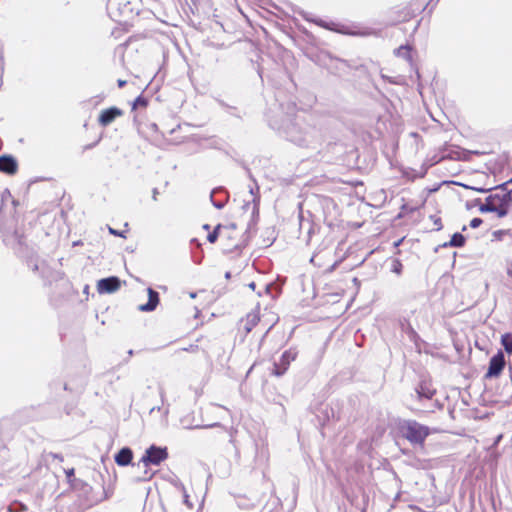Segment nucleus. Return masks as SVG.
<instances>
[{"mask_svg": "<svg viewBox=\"0 0 512 512\" xmlns=\"http://www.w3.org/2000/svg\"><path fill=\"white\" fill-rule=\"evenodd\" d=\"M236 222L218 224L213 229L204 224L206 239L214 244L219 241L224 253H240L249 243L248 231L255 228L259 220V200L245 202L234 214Z\"/></svg>", "mask_w": 512, "mask_h": 512, "instance_id": "nucleus-1", "label": "nucleus"}, {"mask_svg": "<svg viewBox=\"0 0 512 512\" xmlns=\"http://www.w3.org/2000/svg\"><path fill=\"white\" fill-rule=\"evenodd\" d=\"M512 203L511 191L507 189V183L495 188V192L488 195L485 202L479 206V210L496 213L499 218L505 217Z\"/></svg>", "mask_w": 512, "mask_h": 512, "instance_id": "nucleus-2", "label": "nucleus"}, {"mask_svg": "<svg viewBox=\"0 0 512 512\" xmlns=\"http://www.w3.org/2000/svg\"><path fill=\"white\" fill-rule=\"evenodd\" d=\"M428 5L425 0H411L395 6L390 11V20L393 25L409 22L423 12Z\"/></svg>", "mask_w": 512, "mask_h": 512, "instance_id": "nucleus-3", "label": "nucleus"}, {"mask_svg": "<svg viewBox=\"0 0 512 512\" xmlns=\"http://www.w3.org/2000/svg\"><path fill=\"white\" fill-rule=\"evenodd\" d=\"M399 433L411 444L424 446L426 438L430 435V428L415 420H404L398 425Z\"/></svg>", "mask_w": 512, "mask_h": 512, "instance_id": "nucleus-4", "label": "nucleus"}, {"mask_svg": "<svg viewBox=\"0 0 512 512\" xmlns=\"http://www.w3.org/2000/svg\"><path fill=\"white\" fill-rule=\"evenodd\" d=\"M168 449L166 447H158L151 445L146 449L144 455L140 459V463H143L145 467L150 465H160L163 461L168 458Z\"/></svg>", "mask_w": 512, "mask_h": 512, "instance_id": "nucleus-5", "label": "nucleus"}, {"mask_svg": "<svg viewBox=\"0 0 512 512\" xmlns=\"http://www.w3.org/2000/svg\"><path fill=\"white\" fill-rule=\"evenodd\" d=\"M297 358V351L294 349H289L283 352L278 362L274 363L273 369L271 371V374L280 377L284 375L287 370L289 369V366L291 362H293Z\"/></svg>", "mask_w": 512, "mask_h": 512, "instance_id": "nucleus-6", "label": "nucleus"}, {"mask_svg": "<svg viewBox=\"0 0 512 512\" xmlns=\"http://www.w3.org/2000/svg\"><path fill=\"white\" fill-rule=\"evenodd\" d=\"M260 323V316L258 311H251L243 317L238 324V332L246 337L256 326Z\"/></svg>", "mask_w": 512, "mask_h": 512, "instance_id": "nucleus-7", "label": "nucleus"}, {"mask_svg": "<svg viewBox=\"0 0 512 512\" xmlns=\"http://www.w3.org/2000/svg\"><path fill=\"white\" fill-rule=\"evenodd\" d=\"M123 115L124 111L122 109L116 106H111L101 110L98 115L97 122L101 127H107Z\"/></svg>", "mask_w": 512, "mask_h": 512, "instance_id": "nucleus-8", "label": "nucleus"}, {"mask_svg": "<svg viewBox=\"0 0 512 512\" xmlns=\"http://www.w3.org/2000/svg\"><path fill=\"white\" fill-rule=\"evenodd\" d=\"M505 367V357L502 351H498L489 361L486 378H497Z\"/></svg>", "mask_w": 512, "mask_h": 512, "instance_id": "nucleus-9", "label": "nucleus"}, {"mask_svg": "<svg viewBox=\"0 0 512 512\" xmlns=\"http://www.w3.org/2000/svg\"><path fill=\"white\" fill-rule=\"evenodd\" d=\"M121 286L120 280L117 277H108L101 279L98 282L97 288L100 293H113Z\"/></svg>", "mask_w": 512, "mask_h": 512, "instance_id": "nucleus-10", "label": "nucleus"}, {"mask_svg": "<svg viewBox=\"0 0 512 512\" xmlns=\"http://www.w3.org/2000/svg\"><path fill=\"white\" fill-rule=\"evenodd\" d=\"M148 301L145 304L139 305V310L144 312H150L156 309L159 304V293L152 288L147 289Z\"/></svg>", "mask_w": 512, "mask_h": 512, "instance_id": "nucleus-11", "label": "nucleus"}, {"mask_svg": "<svg viewBox=\"0 0 512 512\" xmlns=\"http://www.w3.org/2000/svg\"><path fill=\"white\" fill-rule=\"evenodd\" d=\"M17 170V162L12 156H0V172L13 175Z\"/></svg>", "mask_w": 512, "mask_h": 512, "instance_id": "nucleus-12", "label": "nucleus"}, {"mask_svg": "<svg viewBox=\"0 0 512 512\" xmlns=\"http://www.w3.org/2000/svg\"><path fill=\"white\" fill-rule=\"evenodd\" d=\"M114 460L118 466H127L133 460V451L129 447H124L115 455Z\"/></svg>", "mask_w": 512, "mask_h": 512, "instance_id": "nucleus-13", "label": "nucleus"}, {"mask_svg": "<svg viewBox=\"0 0 512 512\" xmlns=\"http://www.w3.org/2000/svg\"><path fill=\"white\" fill-rule=\"evenodd\" d=\"M416 392L419 399H432L436 393L435 389H432L430 385H428L427 383H421L417 388Z\"/></svg>", "mask_w": 512, "mask_h": 512, "instance_id": "nucleus-14", "label": "nucleus"}, {"mask_svg": "<svg viewBox=\"0 0 512 512\" xmlns=\"http://www.w3.org/2000/svg\"><path fill=\"white\" fill-rule=\"evenodd\" d=\"M395 54L398 57H402L408 62H412V47L410 45H402L395 50Z\"/></svg>", "mask_w": 512, "mask_h": 512, "instance_id": "nucleus-15", "label": "nucleus"}, {"mask_svg": "<svg viewBox=\"0 0 512 512\" xmlns=\"http://www.w3.org/2000/svg\"><path fill=\"white\" fill-rule=\"evenodd\" d=\"M149 105V99L143 95H139L132 103L131 110L146 109Z\"/></svg>", "mask_w": 512, "mask_h": 512, "instance_id": "nucleus-16", "label": "nucleus"}, {"mask_svg": "<svg viewBox=\"0 0 512 512\" xmlns=\"http://www.w3.org/2000/svg\"><path fill=\"white\" fill-rule=\"evenodd\" d=\"M501 344L505 351L512 354V333H505L501 336Z\"/></svg>", "mask_w": 512, "mask_h": 512, "instance_id": "nucleus-17", "label": "nucleus"}, {"mask_svg": "<svg viewBox=\"0 0 512 512\" xmlns=\"http://www.w3.org/2000/svg\"><path fill=\"white\" fill-rule=\"evenodd\" d=\"M465 244V237L461 233L452 235L449 245L452 247H462Z\"/></svg>", "mask_w": 512, "mask_h": 512, "instance_id": "nucleus-18", "label": "nucleus"}, {"mask_svg": "<svg viewBox=\"0 0 512 512\" xmlns=\"http://www.w3.org/2000/svg\"><path fill=\"white\" fill-rule=\"evenodd\" d=\"M429 219L433 223V230L439 231L442 229L443 224H442L441 217L439 215H437V214L430 215Z\"/></svg>", "mask_w": 512, "mask_h": 512, "instance_id": "nucleus-19", "label": "nucleus"}, {"mask_svg": "<svg viewBox=\"0 0 512 512\" xmlns=\"http://www.w3.org/2000/svg\"><path fill=\"white\" fill-rule=\"evenodd\" d=\"M506 235H511V230L510 229H500V230H496L492 233V236L495 240H502L504 236Z\"/></svg>", "mask_w": 512, "mask_h": 512, "instance_id": "nucleus-20", "label": "nucleus"}, {"mask_svg": "<svg viewBox=\"0 0 512 512\" xmlns=\"http://www.w3.org/2000/svg\"><path fill=\"white\" fill-rule=\"evenodd\" d=\"M482 219L481 218H473L471 221H470V227L471 228H478L481 224H482Z\"/></svg>", "mask_w": 512, "mask_h": 512, "instance_id": "nucleus-21", "label": "nucleus"}, {"mask_svg": "<svg viewBox=\"0 0 512 512\" xmlns=\"http://www.w3.org/2000/svg\"><path fill=\"white\" fill-rule=\"evenodd\" d=\"M401 269H402L401 262L398 259H395L394 260L393 271L396 272L397 274H399L401 272Z\"/></svg>", "mask_w": 512, "mask_h": 512, "instance_id": "nucleus-22", "label": "nucleus"}, {"mask_svg": "<svg viewBox=\"0 0 512 512\" xmlns=\"http://www.w3.org/2000/svg\"><path fill=\"white\" fill-rule=\"evenodd\" d=\"M74 473H75L74 468H70V469L65 470V474H66V477H67L69 482L72 481V478L74 477Z\"/></svg>", "mask_w": 512, "mask_h": 512, "instance_id": "nucleus-23", "label": "nucleus"}, {"mask_svg": "<svg viewBox=\"0 0 512 512\" xmlns=\"http://www.w3.org/2000/svg\"><path fill=\"white\" fill-rule=\"evenodd\" d=\"M153 476H154L153 472H149V471L145 470L144 477L142 478V480L149 481L152 479Z\"/></svg>", "mask_w": 512, "mask_h": 512, "instance_id": "nucleus-24", "label": "nucleus"}, {"mask_svg": "<svg viewBox=\"0 0 512 512\" xmlns=\"http://www.w3.org/2000/svg\"><path fill=\"white\" fill-rule=\"evenodd\" d=\"M319 25L324 28L330 29V30H336L338 32H343L342 30H338V29H334V28L330 27L328 24L319 23Z\"/></svg>", "mask_w": 512, "mask_h": 512, "instance_id": "nucleus-25", "label": "nucleus"}, {"mask_svg": "<svg viewBox=\"0 0 512 512\" xmlns=\"http://www.w3.org/2000/svg\"><path fill=\"white\" fill-rule=\"evenodd\" d=\"M117 84L119 88H122L126 85V80L118 79Z\"/></svg>", "mask_w": 512, "mask_h": 512, "instance_id": "nucleus-26", "label": "nucleus"}, {"mask_svg": "<svg viewBox=\"0 0 512 512\" xmlns=\"http://www.w3.org/2000/svg\"><path fill=\"white\" fill-rule=\"evenodd\" d=\"M110 233L111 234H114V235H118V236H121V237H125L122 233H119L118 231L110 228Z\"/></svg>", "mask_w": 512, "mask_h": 512, "instance_id": "nucleus-27", "label": "nucleus"}, {"mask_svg": "<svg viewBox=\"0 0 512 512\" xmlns=\"http://www.w3.org/2000/svg\"><path fill=\"white\" fill-rule=\"evenodd\" d=\"M53 457L58 459V460H60V461H63V456H61V455L54 454Z\"/></svg>", "mask_w": 512, "mask_h": 512, "instance_id": "nucleus-28", "label": "nucleus"}, {"mask_svg": "<svg viewBox=\"0 0 512 512\" xmlns=\"http://www.w3.org/2000/svg\"><path fill=\"white\" fill-rule=\"evenodd\" d=\"M119 31H120V29H119V28H116L115 30H113V31H112V35H114L115 37H117V36H116V33H118Z\"/></svg>", "mask_w": 512, "mask_h": 512, "instance_id": "nucleus-29", "label": "nucleus"}, {"mask_svg": "<svg viewBox=\"0 0 512 512\" xmlns=\"http://www.w3.org/2000/svg\"><path fill=\"white\" fill-rule=\"evenodd\" d=\"M335 266H336V263H334V264L330 267L329 271H332V270L335 268Z\"/></svg>", "mask_w": 512, "mask_h": 512, "instance_id": "nucleus-30", "label": "nucleus"}, {"mask_svg": "<svg viewBox=\"0 0 512 512\" xmlns=\"http://www.w3.org/2000/svg\"><path fill=\"white\" fill-rule=\"evenodd\" d=\"M402 240H399L398 242L395 243V246H398L400 243H401Z\"/></svg>", "mask_w": 512, "mask_h": 512, "instance_id": "nucleus-31", "label": "nucleus"}, {"mask_svg": "<svg viewBox=\"0 0 512 512\" xmlns=\"http://www.w3.org/2000/svg\"><path fill=\"white\" fill-rule=\"evenodd\" d=\"M507 184L512 183V178L506 182Z\"/></svg>", "mask_w": 512, "mask_h": 512, "instance_id": "nucleus-32", "label": "nucleus"}]
</instances>
